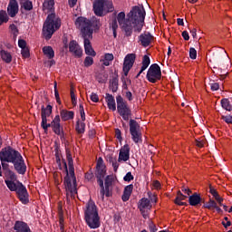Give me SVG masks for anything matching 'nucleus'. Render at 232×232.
<instances>
[{"label": "nucleus", "instance_id": "nucleus-1", "mask_svg": "<svg viewBox=\"0 0 232 232\" xmlns=\"http://www.w3.org/2000/svg\"><path fill=\"white\" fill-rule=\"evenodd\" d=\"M0 161L2 168L5 171H10V164L14 165V169L20 175H24L26 173V164L24 163V159L19 151L6 147L0 151Z\"/></svg>", "mask_w": 232, "mask_h": 232}, {"label": "nucleus", "instance_id": "nucleus-2", "mask_svg": "<svg viewBox=\"0 0 232 232\" xmlns=\"http://www.w3.org/2000/svg\"><path fill=\"white\" fill-rule=\"evenodd\" d=\"M66 161H63L67 176L64 178V185L66 189L67 198H73L77 195V185L75 179V169L73 168V159L72 158V151L66 150ZM69 166V169H68Z\"/></svg>", "mask_w": 232, "mask_h": 232}, {"label": "nucleus", "instance_id": "nucleus-3", "mask_svg": "<svg viewBox=\"0 0 232 232\" xmlns=\"http://www.w3.org/2000/svg\"><path fill=\"white\" fill-rule=\"evenodd\" d=\"M84 220L90 229H99L101 227V218L93 201H89L85 207Z\"/></svg>", "mask_w": 232, "mask_h": 232}, {"label": "nucleus", "instance_id": "nucleus-4", "mask_svg": "<svg viewBox=\"0 0 232 232\" xmlns=\"http://www.w3.org/2000/svg\"><path fill=\"white\" fill-rule=\"evenodd\" d=\"M117 21L121 28L125 31V35H127V37H130L133 30V24H131V23L130 22V17L126 18V14L124 12L119 13L116 16V19L114 18L111 22V28L113 32V36L117 37V29L119 28Z\"/></svg>", "mask_w": 232, "mask_h": 232}, {"label": "nucleus", "instance_id": "nucleus-5", "mask_svg": "<svg viewBox=\"0 0 232 232\" xmlns=\"http://www.w3.org/2000/svg\"><path fill=\"white\" fill-rule=\"evenodd\" d=\"M146 16V11L144 7L134 6L132 10L128 14L130 22L132 24L135 32H140L142 26H144V18Z\"/></svg>", "mask_w": 232, "mask_h": 232}, {"label": "nucleus", "instance_id": "nucleus-6", "mask_svg": "<svg viewBox=\"0 0 232 232\" xmlns=\"http://www.w3.org/2000/svg\"><path fill=\"white\" fill-rule=\"evenodd\" d=\"M61 28V20L55 16L54 14H51L47 16L44 27H43V35L48 41L52 39L53 34L56 30Z\"/></svg>", "mask_w": 232, "mask_h": 232}, {"label": "nucleus", "instance_id": "nucleus-7", "mask_svg": "<svg viewBox=\"0 0 232 232\" xmlns=\"http://www.w3.org/2000/svg\"><path fill=\"white\" fill-rule=\"evenodd\" d=\"M76 27L81 30L82 36L84 37H93V28L92 21L88 18L82 16L78 17L75 21Z\"/></svg>", "mask_w": 232, "mask_h": 232}, {"label": "nucleus", "instance_id": "nucleus-8", "mask_svg": "<svg viewBox=\"0 0 232 232\" xmlns=\"http://www.w3.org/2000/svg\"><path fill=\"white\" fill-rule=\"evenodd\" d=\"M96 177L98 179V184L102 188L100 191L101 198H104V181L102 179L106 177V165H104V160L102 158H99L96 164Z\"/></svg>", "mask_w": 232, "mask_h": 232}, {"label": "nucleus", "instance_id": "nucleus-9", "mask_svg": "<svg viewBox=\"0 0 232 232\" xmlns=\"http://www.w3.org/2000/svg\"><path fill=\"white\" fill-rule=\"evenodd\" d=\"M116 102L119 115L122 117L123 121H130V117H131V110L128 106V102H126L121 96L116 97Z\"/></svg>", "mask_w": 232, "mask_h": 232}, {"label": "nucleus", "instance_id": "nucleus-10", "mask_svg": "<svg viewBox=\"0 0 232 232\" xmlns=\"http://www.w3.org/2000/svg\"><path fill=\"white\" fill-rule=\"evenodd\" d=\"M93 10L96 15H102L104 12H113V5L106 0H95Z\"/></svg>", "mask_w": 232, "mask_h": 232}, {"label": "nucleus", "instance_id": "nucleus-11", "mask_svg": "<svg viewBox=\"0 0 232 232\" xmlns=\"http://www.w3.org/2000/svg\"><path fill=\"white\" fill-rule=\"evenodd\" d=\"M130 131L131 135V139L133 142L139 144V142H142V133H140V125L135 121H130Z\"/></svg>", "mask_w": 232, "mask_h": 232}, {"label": "nucleus", "instance_id": "nucleus-12", "mask_svg": "<svg viewBox=\"0 0 232 232\" xmlns=\"http://www.w3.org/2000/svg\"><path fill=\"white\" fill-rule=\"evenodd\" d=\"M160 77H162L160 67L157 63L152 64L147 72L148 81L155 83L157 81H160Z\"/></svg>", "mask_w": 232, "mask_h": 232}, {"label": "nucleus", "instance_id": "nucleus-13", "mask_svg": "<svg viewBox=\"0 0 232 232\" xmlns=\"http://www.w3.org/2000/svg\"><path fill=\"white\" fill-rule=\"evenodd\" d=\"M136 55L135 53H129L125 56L122 72L125 77H128V73H130V70L133 68V64H135Z\"/></svg>", "mask_w": 232, "mask_h": 232}, {"label": "nucleus", "instance_id": "nucleus-14", "mask_svg": "<svg viewBox=\"0 0 232 232\" xmlns=\"http://www.w3.org/2000/svg\"><path fill=\"white\" fill-rule=\"evenodd\" d=\"M52 115V105H47L46 108H42V123L41 126L43 130H44L45 133L48 131V129L50 128V125H48V120L47 117H50Z\"/></svg>", "mask_w": 232, "mask_h": 232}, {"label": "nucleus", "instance_id": "nucleus-15", "mask_svg": "<svg viewBox=\"0 0 232 232\" xmlns=\"http://www.w3.org/2000/svg\"><path fill=\"white\" fill-rule=\"evenodd\" d=\"M16 195L22 204H28L30 202V196L28 195V190L24 185L22 184L18 186Z\"/></svg>", "mask_w": 232, "mask_h": 232}, {"label": "nucleus", "instance_id": "nucleus-16", "mask_svg": "<svg viewBox=\"0 0 232 232\" xmlns=\"http://www.w3.org/2000/svg\"><path fill=\"white\" fill-rule=\"evenodd\" d=\"M49 128H52L55 135H61L63 133V126H61V116L56 115L51 123H47Z\"/></svg>", "mask_w": 232, "mask_h": 232}, {"label": "nucleus", "instance_id": "nucleus-17", "mask_svg": "<svg viewBox=\"0 0 232 232\" xmlns=\"http://www.w3.org/2000/svg\"><path fill=\"white\" fill-rule=\"evenodd\" d=\"M138 208L144 218H148V214L146 212L151 209V203L150 202V199L146 198H141L139 202Z\"/></svg>", "mask_w": 232, "mask_h": 232}, {"label": "nucleus", "instance_id": "nucleus-18", "mask_svg": "<svg viewBox=\"0 0 232 232\" xmlns=\"http://www.w3.org/2000/svg\"><path fill=\"white\" fill-rule=\"evenodd\" d=\"M130 160V145L126 144L120 150L118 162H128Z\"/></svg>", "mask_w": 232, "mask_h": 232}, {"label": "nucleus", "instance_id": "nucleus-19", "mask_svg": "<svg viewBox=\"0 0 232 232\" xmlns=\"http://www.w3.org/2000/svg\"><path fill=\"white\" fill-rule=\"evenodd\" d=\"M139 43L141 44V46L146 48L147 46H150L151 43H153V35H151L150 33H143L139 36Z\"/></svg>", "mask_w": 232, "mask_h": 232}, {"label": "nucleus", "instance_id": "nucleus-20", "mask_svg": "<svg viewBox=\"0 0 232 232\" xmlns=\"http://www.w3.org/2000/svg\"><path fill=\"white\" fill-rule=\"evenodd\" d=\"M69 52L73 53L75 57H82V49L79 46L76 41H71L69 44Z\"/></svg>", "mask_w": 232, "mask_h": 232}, {"label": "nucleus", "instance_id": "nucleus-21", "mask_svg": "<svg viewBox=\"0 0 232 232\" xmlns=\"http://www.w3.org/2000/svg\"><path fill=\"white\" fill-rule=\"evenodd\" d=\"M19 12V5L16 0H11L7 7V13L10 17H15Z\"/></svg>", "mask_w": 232, "mask_h": 232}, {"label": "nucleus", "instance_id": "nucleus-22", "mask_svg": "<svg viewBox=\"0 0 232 232\" xmlns=\"http://www.w3.org/2000/svg\"><path fill=\"white\" fill-rule=\"evenodd\" d=\"M14 232H32L28 224L23 221H16L14 226Z\"/></svg>", "mask_w": 232, "mask_h": 232}, {"label": "nucleus", "instance_id": "nucleus-23", "mask_svg": "<svg viewBox=\"0 0 232 232\" xmlns=\"http://www.w3.org/2000/svg\"><path fill=\"white\" fill-rule=\"evenodd\" d=\"M92 37H83L84 39V50H85V53L87 55H91L92 57H95V55H97V53H95V51L93 50V47H92V44L90 43V39H92Z\"/></svg>", "mask_w": 232, "mask_h": 232}, {"label": "nucleus", "instance_id": "nucleus-24", "mask_svg": "<svg viewBox=\"0 0 232 232\" xmlns=\"http://www.w3.org/2000/svg\"><path fill=\"white\" fill-rule=\"evenodd\" d=\"M111 184H113V176H107L105 179V190L104 195L110 197L111 192Z\"/></svg>", "mask_w": 232, "mask_h": 232}, {"label": "nucleus", "instance_id": "nucleus-25", "mask_svg": "<svg viewBox=\"0 0 232 232\" xmlns=\"http://www.w3.org/2000/svg\"><path fill=\"white\" fill-rule=\"evenodd\" d=\"M105 100H106L109 110L115 111V110H117V105L115 103V98H113V96L111 94L107 93Z\"/></svg>", "mask_w": 232, "mask_h": 232}, {"label": "nucleus", "instance_id": "nucleus-26", "mask_svg": "<svg viewBox=\"0 0 232 232\" xmlns=\"http://www.w3.org/2000/svg\"><path fill=\"white\" fill-rule=\"evenodd\" d=\"M131 193H133V185H128L127 187H125L123 195L121 197L123 202H128V200H130Z\"/></svg>", "mask_w": 232, "mask_h": 232}, {"label": "nucleus", "instance_id": "nucleus-27", "mask_svg": "<svg viewBox=\"0 0 232 232\" xmlns=\"http://www.w3.org/2000/svg\"><path fill=\"white\" fill-rule=\"evenodd\" d=\"M188 202L190 206H198L202 202V198H200V195L194 193L192 196H189Z\"/></svg>", "mask_w": 232, "mask_h": 232}, {"label": "nucleus", "instance_id": "nucleus-28", "mask_svg": "<svg viewBox=\"0 0 232 232\" xmlns=\"http://www.w3.org/2000/svg\"><path fill=\"white\" fill-rule=\"evenodd\" d=\"M5 184L10 191H17V189H19V187L23 185V183L19 181L14 182L12 180H5Z\"/></svg>", "mask_w": 232, "mask_h": 232}, {"label": "nucleus", "instance_id": "nucleus-29", "mask_svg": "<svg viewBox=\"0 0 232 232\" xmlns=\"http://www.w3.org/2000/svg\"><path fill=\"white\" fill-rule=\"evenodd\" d=\"M60 115H61V118H62V121H71V119H73V111H66V110H62L60 111Z\"/></svg>", "mask_w": 232, "mask_h": 232}, {"label": "nucleus", "instance_id": "nucleus-30", "mask_svg": "<svg viewBox=\"0 0 232 232\" xmlns=\"http://www.w3.org/2000/svg\"><path fill=\"white\" fill-rule=\"evenodd\" d=\"M53 0H44L43 4V10L45 12V14H48L53 10Z\"/></svg>", "mask_w": 232, "mask_h": 232}, {"label": "nucleus", "instance_id": "nucleus-31", "mask_svg": "<svg viewBox=\"0 0 232 232\" xmlns=\"http://www.w3.org/2000/svg\"><path fill=\"white\" fill-rule=\"evenodd\" d=\"M150 56L144 55L142 59V66L140 68V71L136 76L137 78L140 77V73H142V72H144L148 68V66H150Z\"/></svg>", "mask_w": 232, "mask_h": 232}, {"label": "nucleus", "instance_id": "nucleus-32", "mask_svg": "<svg viewBox=\"0 0 232 232\" xmlns=\"http://www.w3.org/2000/svg\"><path fill=\"white\" fill-rule=\"evenodd\" d=\"M186 198H188V196L182 194V192H180V191H178L177 197H176L174 202L178 206H185L186 203L183 202L182 200H186Z\"/></svg>", "mask_w": 232, "mask_h": 232}, {"label": "nucleus", "instance_id": "nucleus-33", "mask_svg": "<svg viewBox=\"0 0 232 232\" xmlns=\"http://www.w3.org/2000/svg\"><path fill=\"white\" fill-rule=\"evenodd\" d=\"M43 52L47 59H53V57H55V52H53V48H52V46H44L43 48Z\"/></svg>", "mask_w": 232, "mask_h": 232}, {"label": "nucleus", "instance_id": "nucleus-34", "mask_svg": "<svg viewBox=\"0 0 232 232\" xmlns=\"http://www.w3.org/2000/svg\"><path fill=\"white\" fill-rule=\"evenodd\" d=\"M114 57L112 53H105L102 63L103 66H110L111 64V61H113Z\"/></svg>", "mask_w": 232, "mask_h": 232}, {"label": "nucleus", "instance_id": "nucleus-35", "mask_svg": "<svg viewBox=\"0 0 232 232\" xmlns=\"http://www.w3.org/2000/svg\"><path fill=\"white\" fill-rule=\"evenodd\" d=\"M20 1V5L24 10L30 11L34 8V5L30 0H19Z\"/></svg>", "mask_w": 232, "mask_h": 232}, {"label": "nucleus", "instance_id": "nucleus-36", "mask_svg": "<svg viewBox=\"0 0 232 232\" xmlns=\"http://www.w3.org/2000/svg\"><path fill=\"white\" fill-rule=\"evenodd\" d=\"M0 55L2 57V60L5 61V63H12V54H10V53H8L7 51L2 50L0 52Z\"/></svg>", "mask_w": 232, "mask_h": 232}, {"label": "nucleus", "instance_id": "nucleus-37", "mask_svg": "<svg viewBox=\"0 0 232 232\" xmlns=\"http://www.w3.org/2000/svg\"><path fill=\"white\" fill-rule=\"evenodd\" d=\"M9 30H10L12 35H13L14 41H16L17 40V36L19 35V29H17V25L12 24L9 26Z\"/></svg>", "mask_w": 232, "mask_h": 232}, {"label": "nucleus", "instance_id": "nucleus-38", "mask_svg": "<svg viewBox=\"0 0 232 232\" xmlns=\"http://www.w3.org/2000/svg\"><path fill=\"white\" fill-rule=\"evenodd\" d=\"M9 18H8V14L5 10L0 11V26L2 24H5V23H8Z\"/></svg>", "mask_w": 232, "mask_h": 232}, {"label": "nucleus", "instance_id": "nucleus-39", "mask_svg": "<svg viewBox=\"0 0 232 232\" xmlns=\"http://www.w3.org/2000/svg\"><path fill=\"white\" fill-rule=\"evenodd\" d=\"M221 105H222V108H224V110H226L227 111H232V106H231V103H229V100L227 99L221 100Z\"/></svg>", "mask_w": 232, "mask_h": 232}, {"label": "nucleus", "instance_id": "nucleus-40", "mask_svg": "<svg viewBox=\"0 0 232 232\" xmlns=\"http://www.w3.org/2000/svg\"><path fill=\"white\" fill-rule=\"evenodd\" d=\"M111 92H115L117 90H119V80L117 78H113L111 81Z\"/></svg>", "mask_w": 232, "mask_h": 232}, {"label": "nucleus", "instance_id": "nucleus-41", "mask_svg": "<svg viewBox=\"0 0 232 232\" xmlns=\"http://www.w3.org/2000/svg\"><path fill=\"white\" fill-rule=\"evenodd\" d=\"M86 128V124L84 121H78L76 124V131L77 133H84V130Z\"/></svg>", "mask_w": 232, "mask_h": 232}, {"label": "nucleus", "instance_id": "nucleus-42", "mask_svg": "<svg viewBox=\"0 0 232 232\" xmlns=\"http://www.w3.org/2000/svg\"><path fill=\"white\" fill-rule=\"evenodd\" d=\"M58 211L60 215V229L63 231L64 229V218H63V207L59 205Z\"/></svg>", "mask_w": 232, "mask_h": 232}, {"label": "nucleus", "instance_id": "nucleus-43", "mask_svg": "<svg viewBox=\"0 0 232 232\" xmlns=\"http://www.w3.org/2000/svg\"><path fill=\"white\" fill-rule=\"evenodd\" d=\"M71 101L73 106H77V96L75 95V88L71 87Z\"/></svg>", "mask_w": 232, "mask_h": 232}, {"label": "nucleus", "instance_id": "nucleus-44", "mask_svg": "<svg viewBox=\"0 0 232 232\" xmlns=\"http://www.w3.org/2000/svg\"><path fill=\"white\" fill-rule=\"evenodd\" d=\"M217 203L215 202V200L213 199H210L208 203H206L204 205V208H206L207 209H210V210H213L217 208Z\"/></svg>", "mask_w": 232, "mask_h": 232}, {"label": "nucleus", "instance_id": "nucleus-45", "mask_svg": "<svg viewBox=\"0 0 232 232\" xmlns=\"http://www.w3.org/2000/svg\"><path fill=\"white\" fill-rule=\"evenodd\" d=\"M83 64L86 68L92 66V64H93V58L87 56L83 62Z\"/></svg>", "mask_w": 232, "mask_h": 232}, {"label": "nucleus", "instance_id": "nucleus-46", "mask_svg": "<svg viewBox=\"0 0 232 232\" xmlns=\"http://www.w3.org/2000/svg\"><path fill=\"white\" fill-rule=\"evenodd\" d=\"M22 56L24 59H28V57H30V50L28 49V47L22 49Z\"/></svg>", "mask_w": 232, "mask_h": 232}, {"label": "nucleus", "instance_id": "nucleus-47", "mask_svg": "<svg viewBox=\"0 0 232 232\" xmlns=\"http://www.w3.org/2000/svg\"><path fill=\"white\" fill-rule=\"evenodd\" d=\"M204 144H206V140L204 138L196 140V146H198V148H204Z\"/></svg>", "mask_w": 232, "mask_h": 232}, {"label": "nucleus", "instance_id": "nucleus-48", "mask_svg": "<svg viewBox=\"0 0 232 232\" xmlns=\"http://www.w3.org/2000/svg\"><path fill=\"white\" fill-rule=\"evenodd\" d=\"M80 113H81L82 122H84V121H86V114L84 113V107H82V105H80Z\"/></svg>", "mask_w": 232, "mask_h": 232}, {"label": "nucleus", "instance_id": "nucleus-49", "mask_svg": "<svg viewBox=\"0 0 232 232\" xmlns=\"http://www.w3.org/2000/svg\"><path fill=\"white\" fill-rule=\"evenodd\" d=\"M123 180H125V182H131V180H133V175H131V172H128L123 178Z\"/></svg>", "mask_w": 232, "mask_h": 232}, {"label": "nucleus", "instance_id": "nucleus-50", "mask_svg": "<svg viewBox=\"0 0 232 232\" xmlns=\"http://www.w3.org/2000/svg\"><path fill=\"white\" fill-rule=\"evenodd\" d=\"M189 57L190 59H197V50L195 48L189 49Z\"/></svg>", "mask_w": 232, "mask_h": 232}, {"label": "nucleus", "instance_id": "nucleus-51", "mask_svg": "<svg viewBox=\"0 0 232 232\" xmlns=\"http://www.w3.org/2000/svg\"><path fill=\"white\" fill-rule=\"evenodd\" d=\"M111 166L115 173H117V170L119 169V166H120L119 161H117L116 160H111Z\"/></svg>", "mask_w": 232, "mask_h": 232}, {"label": "nucleus", "instance_id": "nucleus-52", "mask_svg": "<svg viewBox=\"0 0 232 232\" xmlns=\"http://www.w3.org/2000/svg\"><path fill=\"white\" fill-rule=\"evenodd\" d=\"M90 98L92 102H99V95L97 93L92 92Z\"/></svg>", "mask_w": 232, "mask_h": 232}, {"label": "nucleus", "instance_id": "nucleus-53", "mask_svg": "<svg viewBox=\"0 0 232 232\" xmlns=\"http://www.w3.org/2000/svg\"><path fill=\"white\" fill-rule=\"evenodd\" d=\"M222 119L227 124H232V116H222Z\"/></svg>", "mask_w": 232, "mask_h": 232}, {"label": "nucleus", "instance_id": "nucleus-54", "mask_svg": "<svg viewBox=\"0 0 232 232\" xmlns=\"http://www.w3.org/2000/svg\"><path fill=\"white\" fill-rule=\"evenodd\" d=\"M18 46L19 48H22V50L26 48V41L24 40L18 41Z\"/></svg>", "mask_w": 232, "mask_h": 232}, {"label": "nucleus", "instance_id": "nucleus-55", "mask_svg": "<svg viewBox=\"0 0 232 232\" xmlns=\"http://www.w3.org/2000/svg\"><path fill=\"white\" fill-rule=\"evenodd\" d=\"M210 88L213 92H217L220 88V85L218 82L211 83Z\"/></svg>", "mask_w": 232, "mask_h": 232}, {"label": "nucleus", "instance_id": "nucleus-56", "mask_svg": "<svg viewBox=\"0 0 232 232\" xmlns=\"http://www.w3.org/2000/svg\"><path fill=\"white\" fill-rule=\"evenodd\" d=\"M215 200H217V202H218V204H219V206H223L222 205V202H224V198H222L221 197H220V195H217L216 197H215Z\"/></svg>", "mask_w": 232, "mask_h": 232}, {"label": "nucleus", "instance_id": "nucleus-57", "mask_svg": "<svg viewBox=\"0 0 232 232\" xmlns=\"http://www.w3.org/2000/svg\"><path fill=\"white\" fill-rule=\"evenodd\" d=\"M181 191H183V193H185V195H187L188 197H189V195H191V189H189L186 187H182Z\"/></svg>", "mask_w": 232, "mask_h": 232}, {"label": "nucleus", "instance_id": "nucleus-58", "mask_svg": "<svg viewBox=\"0 0 232 232\" xmlns=\"http://www.w3.org/2000/svg\"><path fill=\"white\" fill-rule=\"evenodd\" d=\"M219 75L223 78L226 79V75H227V71L226 69H220L219 70Z\"/></svg>", "mask_w": 232, "mask_h": 232}, {"label": "nucleus", "instance_id": "nucleus-59", "mask_svg": "<svg viewBox=\"0 0 232 232\" xmlns=\"http://www.w3.org/2000/svg\"><path fill=\"white\" fill-rule=\"evenodd\" d=\"M149 229L150 232H157V227L152 222L150 223Z\"/></svg>", "mask_w": 232, "mask_h": 232}, {"label": "nucleus", "instance_id": "nucleus-60", "mask_svg": "<svg viewBox=\"0 0 232 232\" xmlns=\"http://www.w3.org/2000/svg\"><path fill=\"white\" fill-rule=\"evenodd\" d=\"M154 189H160V182L159 180H155L152 183Z\"/></svg>", "mask_w": 232, "mask_h": 232}, {"label": "nucleus", "instance_id": "nucleus-61", "mask_svg": "<svg viewBox=\"0 0 232 232\" xmlns=\"http://www.w3.org/2000/svg\"><path fill=\"white\" fill-rule=\"evenodd\" d=\"M115 137L118 139V140H122V137L121 136V130L117 129L115 130Z\"/></svg>", "mask_w": 232, "mask_h": 232}, {"label": "nucleus", "instance_id": "nucleus-62", "mask_svg": "<svg viewBox=\"0 0 232 232\" xmlns=\"http://www.w3.org/2000/svg\"><path fill=\"white\" fill-rule=\"evenodd\" d=\"M182 37L183 39H185V41H189V34L188 33V31H184L182 33Z\"/></svg>", "mask_w": 232, "mask_h": 232}, {"label": "nucleus", "instance_id": "nucleus-63", "mask_svg": "<svg viewBox=\"0 0 232 232\" xmlns=\"http://www.w3.org/2000/svg\"><path fill=\"white\" fill-rule=\"evenodd\" d=\"M77 5V0H69V6H71V8H73V6H75Z\"/></svg>", "mask_w": 232, "mask_h": 232}, {"label": "nucleus", "instance_id": "nucleus-64", "mask_svg": "<svg viewBox=\"0 0 232 232\" xmlns=\"http://www.w3.org/2000/svg\"><path fill=\"white\" fill-rule=\"evenodd\" d=\"M126 98H127L129 101H133V97H132L131 92H126Z\"/></svg>", "mask_w": 232, "mask_h": 232}]
</instances>
